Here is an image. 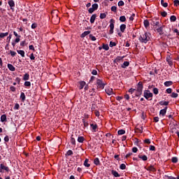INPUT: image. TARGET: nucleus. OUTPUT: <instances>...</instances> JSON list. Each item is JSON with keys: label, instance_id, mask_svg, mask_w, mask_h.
I'll use <instances>...</instances> for the list:
<instances>
[{"label": "nucleus", "instance_id": "nucleus-12", "mask_svg": "<svg viewBox=\"0 0 179 179\" xmlns=\"http://www.w3.org/2000/svg\"><path fill=\"white\" fill-rule=\"evenodd\" d=\"M7 66H8L9 71H11V72H15L16 69L12 64H8Z\"/></svg>", "mask_w": 179, "mask_h": 179}, {"label": "nucleus", "instance_id": "nucleus-64", "mask_svg": "<svg viewBox=\"0 0 179 179\" xmlns=\"http://www.w3.org/2000/svg\"><path fill=\"white\" fill-rule=\"evenodd\" d=\"M92 75H97V70H92Z\"/></svg>", "mask_w": 179, "mask_h": 179}, {"label": "nucleus", "instance_id": "nucleus-8", "mask_svg": "<svg viewBox=\"0 0 179 179\" xmlns=\"http://www.w3.org/2000/svg\"><path fill=\"white\" fill-rule=\"evenodd\" d=\"M105 92L106 94H108V96H111L112 94H114V92L113 91V88L111 87H106L105 89Z\"/></svg>", "mask_w": 179, "mask_h": 179}, {"label": "nucleus", "instance_id": "nucleus-59", "mask_svg": "<svg viewBox=\"0 0 179 179\" xmlns=\"http://www.w3.org/2000/svg\"><path fill=\"white\" fill-rule=\"evenodd\" d=\"M171 92H173V90L171 88L166 89V93L169 94H171Z\"/></svg>", "mask_w": 179, "mask_h": 179}, {"label": "nucleus", "instance_id": "nucleus-48", "mask_svg": "<svg viewBox=\"0 0 179 179\" xmlns=\"http://www.w3.org/2000/svg\"><path fill=\"white\" fill-rule=\"evenodd\" d=\"M110 10L112 12H117V6H112Z\"/></svg>", "mask_w": 179, "mask_h": 179}, {"label": "nucleus", "instance_id": "nucleus-20", "mask_svg": "<svg viewBox=\"0 0 179 179\" xmlns=\"http://www.w3.org/2000/svg\"><path fill=\"white\" fill-rule=\"evenodd\" d=\"M85 167H90V164H89V159H85L84 162Z\"/></svg>", "mask_w": 179, "mask_h": 179}, {"label": "nucleus", "instance_id": "nucleus-47", "mask_svg": "<svg viewBox=\"0 0 179 179\" xmlns=\"http://www.w3.org/2000/svg\"><path fill=\"white\" fill-rule=\"evenodd\" d=\"M135 92H136V90L134 88H131L129 90V93H131V94H132L133 93H135Z\"/></svg>", "mask_w": 179, "mask_h": 179}, {"label": "nucleus", "instance_id": "nucleus-29", "mask_svg": "<svg viewBox=\"0 0 179 179\" xmlns=\"http://www.w3.org/2000/svg\"><path fill=\"white\" fill-rule=\"evenodd\" d=\"M20 99H21L22 101H24V100H26V95L24 94V92L21 93Z\"/></svg>", "mask_w": 179, "mask_h": 179}, {"label": "nucleus", "instance_id": "nucleus-38", "mask_svg": "<svg viewBox=\"0 0 179 179\" xmlns=\"http://www.w3.org/2000/svg\"><path fill=\"white\" fill-rule=\"evenodd\" d=\"M82 121H83V122L84 124V127L85 128H87V127H89V123L87 122H86V120H85V119H83Z\"/></svg>", "mask_w": 179, "mask_h": 179}, {"label": "nucleus", "instance_id": "nucleus-23", "mask_svg": "<svg viewBox=\"0 0 179 179\" xmlns=\"http://www.w3.org/2000/svg\"><path fill=\"white\" fill-rule=\"evenodd\" d=\"M157 33L159 34H163V26L159 27V28L157 29Z\"/></svg>", "mask_w": 179, "mask_h": 179}, {"label": "nucleus", "instance_id": "nucleus-31", "mask_svg": "<svg viewBox=\"0 0 179 179\" xmlns=\"http://www.w3.org/2000/svg\"><path fill=\"white\" fill-rule=\"evenodd\" d=\"M17 54H20L21 57H24V50H17Z\"/></svg>", "mask_w": 179, "mask_h": 179}, {"label": "nucleus", "instance_id": "nucleus-14", "mask_svg": "<svg viewBox=\"0 0 179 179\" xmlns=\"http://www.w3.org/2000/svg\"><path fill=\"white\" fill-rule=\"evenodd\" d=\"M148 171H152V173H155L156 171V169H155V166H150L147 168Z\"/></svg>", "mask_w": 179, "mask_h": 179}, {"label": "nucleus", "instance_id": "nucleus-30", "mask_svg": "<svg viewBox=\"0 0 179 179\" xmlns=\"http://www.w3.org/2000/svg\"><path fill=\"white\" fill-rule=\"evenodd\" d=\"M5 121H6V115H2L1 116V122H5Z\"/></svg>", "mask_w": 179, "mask_h": 179}, {"label": "nucleus", "instance_id": "nucleus-55", "mask_svg": "<svg viewBox=\"0 0 179 179\" xmlns=\"http://www.w3.org/2000/svg\"><path fill=\"white\" fill-rule=\"evenodd\" d=\"M10 54L11 57H15V55H16V52L10 50Z\"/></svg>", "mask_w": 179, "mask_h": 179}, {"label": "nucleus", "instance_id": "nucleus-3", "mask_svg": "<svg viewBox=\"0 0 179 179\" xmlns=\"http://www.w3.org/2000/svg\"><path fill=\"white\" fill-rule=\"evenodd\" d=\"M56 23H59V17H58V10H54L52 11V20H55Z\"/></svg>", "mask_w": 179, "mask_h": 179}, {"label": "nucleus", "instance_id": "nucleus-51", "mask_svg": "<svg viewBox=\"0 0 179 179\" xmlns=\"http://www.w3.org/2000/svg\"><path fill=\"white\" fill-rule=\"evenodd\" d=\"M161 15L163 17H166L167 16V12L166 11L162 12Z\"/></svg>", "mask_w": 179, "mask_h": 179}, {"label": "nucleus", "instance_id": "nucleus-34", "mask_svg": "<svg viewBox=\"0 0 179 179\" xmlns=\"http://www.w3.org/2000/svg\"><path fill=\"white\" fill-rule=\"evenodd\" d=\"M92 8H93L94 10H97V9H99V4L94 3L92 4Z\"/></svg>", "mask_w": 179, "mask_h": 179}, {"label": "nucleus", "instance_id": "nucleus-44", "mask_svg": "<svg viewBox=\"0 0 179 179\" xmlns=\"http://www.w3.org/2000/svg\"><path fill=\"white\" fill-rule=\"evenodd\" d=\"M72 155H73V152H72V150H69L67 151L66 156H72Z\"/></svg>", "mask_w": 179, "mask_h": 179}, {"label": "nucleus", "instance_id": "nucleus-63", "mask_svg": "<svg viewBox=\"0 0 179 179\" xmlns=\"http://www.w3.org/2000/svg\"><path fill=\"white\" fill-rule=\"evenodd\" d=\"M36 27H37V24L36 23H33L31 24V29H36Z\"/></svg>", "mask_w": 179, "mask_h": 179}, {"label": "nucleus", "instance_id": "nucleus-37", "mask_svg": "<svg viewBox=\"0 0 179 179\" xmlns=\"http://www.w3.org/2000/svg\"><path fill=\"white\" fill-rule=\"evenodd\" d=\"M170 20L171 22H176V20H177V17H176L175 15H171L170 17Z\"/></svg>", "mask_w": 179, "mask_h": 179}, {"label": "nucleus", "instance_id": "nucleus-11", "mask_svg": "<svg viewBox=\"0 0 179 179\" xmlns=\"http://www.w3.org/2000/svg\"><path fill=\"white\" fill-rule=\"evenodd\" d=\"M89 34H90V31H85L81 34L80 37L81 38H85V37L89 36Z\"/></svg>", "mask_w": 179, "mask_h": 179}, {"label": "nucleus", "instance_id": "nucleus-43", "mask_svg": "<svg viewBox=\"0 0 179 179\" xmlns=\"http://www.w3.org/2000/svg\"><path fill=\"white\" fill-rule=\"evenodd\" d=\"M120 20L121 22H125L127 20V18L125 17V16L122 15V16L120 17Z\"/></svg>", "mask_w": 179, "mask_h": 179}, {"label": "nucleus", "instance_id": "nucleus-7", "mask_svg": "<svg viewBox=\"0 0 179 179\" xmlns=\"http://www.w3.org/2000/svg\"><path fill=\"white\" fill-rule=\"evenodd\" d=\"M96 85L99 89H104V83H103V80L97 79Z\"/></svg>", "mask_w": 179, "mask_h": 179}, {"label": "nucleus", "instance_id": "nucleus-62", "mask_svg": "<svg viewBox=\"0 0 179 179\" xmlns=\"http://www.w3.org/2000/svg\"><path fill=\"white\" fill-rule=\"evenodd\" d=\"M156 148L154 145H150V150L155 151Z\"/></svg>", "mask_w": 179, "mask_h": 179}, {"label": "nucleus", "instance_id": "nucleus-1", "mask_svg": "<svg viewBox=\"0 0 179 179\" xmlns=\"http://www.w3.org/2000/svg\"><path fill=\"white\" fill-rule=\"evenodd\" d=\"M138 40L141 43H143L144 44H146L148 41H150V33L145 32L144 34H142L139 38Z\"/></svg>", "mask_w": 179, "mask_h": 179}, {"label": "nucleus", "instance_id": "nucleus-33", "mask_svg": "<svg viewBox=\"0 0 179 179\" xmlns=\"http://www.w3.org/2000/svg\"><path fill=\"white\" fill-rule=\"evenodd\" d=\"M138 157L139 159H142L143 162H146V160H148V157L146 155H141Z\"/></svg>", "mask_w": 179, "mask_h": 179}, {"label": "nucleus", "instance_id": "nucleus-41", "mask_svg": "<svg viewBox=\"0 0 179 179\" xmlns=\"http://www.w3.org/2000/svg\"><path fill=\"white\" fill-rule=\"evenodd\" d=\"M118 135H124L125 134V130L124 129H120L117 131Z\"/></svg>", "mask_w": 179, "mask_h": 179}, {"label": "nucleus", "instance_id": "nucleus-56", "mask_svg": "<svg viewBox=\"0 0 179 179\" xmlns=\"http://www.w3.org/2000/svg\"><path fill=\"white\" fill-rule=\"evenodd\" d=\"M145 143H147V145H150V139L147 138L144 141Z\"/></svg>", "mask_w": 179, "mask_h": 179}, {"label": "nucleus", "instance_id": "nucleus-17", "mask_svg": "<svg viewBox=\"0 0 179 179\" xmlns=\"http://www.w3.org/2000/svg\"><path fill=\"white\" fill-rule=\"evenodd\" d=\"M7 36H9V32L0 33V38H3L7 37Z\"/></svg>", "mask_w": 179, "mask_h": 179}, {"label": "nucleus", "instance_id": "nucleus-61", "mask_svg": "<svg viewBox=\"0 0 179 179\" xmlns=\"http://www.w3.org/2000/svg\"><path fill=\"white\" fill-rule=\"evenodd\" d=\"M136 152H138V148L134 147L132 148V152L133 153H136Z\"/></svg>", "mask_w": 179, "mask_h": 179}, {"label": "nucleus", "instance_id": "nucleus-28", "mask_svg": "<svg viewBox=\"0 0 179 179\" xmlns=\"http://www.w3.org/2000/svg\"><path fill=\"white\" fill-rule=\"evenodd\" d=\"M160 106H169V101H159Z\"/></svg>", "mask_w": 179, "mask_h": 179}, {"label": "nucleus", "instance_id": "nucleus-42", "mask_svg": "<svg viewBox=\"0 0 179 179\" xmlns=\"http://www.w3.org/2000/svg\"><path fill=\"white\" fill-rule=\"evenodd\" d=\"M115 45H117V43H115V42H113V41L110 42L109 47L113 48V47H115Z\"/></svg>", "mask_w": 179, "mask_h": 179}, {"label": "nucleus", "instance_id": "nucleus-36", "mask_svg": "<svg viewBox=\"0 0 179 179\" xmlns=\"http://www.w3.org/2000/svg\"><path fill=\"white\" fill-rule=\"evenodd\" d=\"M143 23H144L145 27H146V28L149 27L150 24H149V21L148 20H145Z\"/></svg>", "mask_w": 179, "mask_h": 179}, {"label": "nucleus", "instance_id": "nucleus-57", "mask_svg": "<svg viewBox=\"0 0 179 179\" xmlns=\"http://www.w3.org/2000/svg\"><path fill=\"white\" fill-rule=\"evenodd\" d=\"M10 90L11 92H16V87H13V86H10Z\"/></svg>", "mask_w": 179, "mask_h": 179}, {"label": "nucleus", "instance_id": "nucleus-54", "mask_svg": "<svg viewBox=\"0 0 179 179\" xmlns=\"http://www.w3.org/2000/svg\"><path fill=\"white\" fill-rule=\"evenodd\" d=\"M94 10H94L93 7H91L89 8L88 12H89V13H93V12H94Z\"/></svg>", "mask_w": 179, "mask_h": 179}, {"label": "nucleus", "instance_id": "nucleus-19", "mask_svg": "<svg viewBox=\"0 0 179 179\" xmlns=\"http://www.w3.org/2000/svg\"><path fill=\"white\" fill-rule=\"evenodd\" d=\"M90 127L92 129V132H96V129H97V124H91Z\"/></svg>", "mask_w": 179, "mask_h": 179}, {"label": "nucleus", "instance_id": "nucleus-13", "mask_svg": "<svg viewBox=\"0 0 179 179\" xmlns=\"http://www.w3.org/2000/svg\"><path fill=\"white\" fill-rule=\"evenodd\" d=\"M85 85H86V82H85V81H80V82L79 90H82V89H83V87H85Z\"/></svg>", "mask_w": 179, "mask_h": 179}, {"label": "nucleus", "instance_id": "nucleus-40", "mask_svg": "<svg viewBox=\"0 0 179 179\" xmlns=\"http://www.w3.org/2000/svg\"><path fill=\"white\" fill-rule=\"evenodd\" d=\"M120 170H125V169H127V166L125 165V164H122L120 166Z\"/></svg>", "mask_w": 179, "mask_h": 179}, {"label": "nucleus", "instance_id": "nucleus-6", "mask_svg": "<svg viewBox=\"0 0 179 179\" xmlns=\"http://www.w3.org/2000/svg\"><path fill=\"white\" fill-rule=\"evenodd\" d=\"M6 171L7 173H9V167L4 166L3 164H0V173H5Z\"/></svg>", "mask_w": 179, "mask_h": 179}, {"label": "nucleus", "instance_id": "nucleus-25", "mask_svg": "<svg viewBox=\"0 0 179 179\" xmlns=\"http://www.w3.org/2000/svg\"><path fill=\"white\" fill-rule=\"evenodd\" d=\"M94 164L96 165V166H99V164H100V159H99L98 157L95 158L94 159Z\"/></svg>", "mask_w": 179, "mask_h": 179}, {"label": "nucleus", "instance_id": "nucleus-35", "mask_svg": "<svg viewBox=\"0 0 179 179\" xmlns=\"http://www.w3.org/2000/svg\"><path fill=\"white\" fill-rule=\"evenodd\" d=\"M24 85L27 87H30L31 86V83H30V81H25Z\"/></svg>", "mask_w": 179, "mask_h": 179}, {"label": "nucleus", "instance_id": "nucleus-21", "mask_svg": "<svg viewBox=\"0 0 179 179\" xmlns=\"http://www.w3.org/2000/svg\"><path fill=\"white\" fill-rule=\"evenodd\" d=\"M127 66H129V62H124L122 64V68L125 69Z\"/></svg>", "mask_w": 179, "mask_h": 179}, {"label": "nucleus", "instance_id": "nucleus-32", "mask_svg": "<svg viewBox=\"0 0 179 179\" xmlns=\"http://www.w3.org/2000/svg\"><path fill=\"white\" fill-rule=\"evenodd\" d=\"M102 48L105 50V51H108L110 50V47L107 44H103Z\"/></svg>", "mask_w": 179, "mask_h": 179}, {"label": "nucleus", "instance_id": "nucleus-16", "mask_svg": "<svg viewBox=\"0 0 179 179\" xmlns=\"http://www.w3.org/2000/svg\"><path fill=\"white\" fill-rule=\"evenodd\" d=\"M125 29H127L126 24H122L120 25V31H122V33H124L125 31Z\"/></svg>", "mask_w": 179, "mask_h": 179}, {"label": "nucleus", "instance_id": "nucleus-10", "mask_svg": "<svg viewBox=\"0 0 179 179\" xmlns=\"http://www.w3.org/2000/svg\"><path fill=\"white\" fill-rule=\"evenodd\" d=\"M166 113H167V107H165L164 109L159 111L160 115H162L163 117L166 115Z\"/></svg>", "mask_w": 179, "mask_h": 179}, {"label": "nucleus", "instance_id": "nucleus-50", "mask_svg": "<svg viewBox=\"0 0 179 179\" xmlns=\"http://www.w3.org/2000/svg\"><path fill=\"white\" fill-rule=\"evenodd\" d=\"M118 6H124V3L123 1H120L117 3Z\"/></svg>", "mask_w": 179, "mask_h": 179}, {"label": "nucleus", "instance_id": "nucleus-52", "mask_svg": "<svg viewBox=\"0 0 179 179\" xmlns=\"http://www.w3.org/2000/svg\"><path fill=\"white\" fill-rule=\"evenodd\" d=\"M30 59H31V61L36 59V57H34V54L31 53L30 57H29Z\"/></svg>", "mask_w": 179, "mask_h": 179}, {"label": "nucleus", "instance_id": "nucleus-4", "mask_svg": "<svg viewBox=\"0 0 179 179\" xmlns=\"http://www.w3.org/2000/svg\"><path fill=\"white\" fill-rule=\"evenodd\" d=\"M143 96L146 100H152V97H153V94L150 92V90H145L143 93Z\"/></svg>", "mask_w": 179, "mask_h": 179}, {"label": "nucleus", "instance_id": "nucleus-26", "mask_svg": "<svg viewBox=\"0 0 179 179\" xmlns=\"http://www.w3.org/2000/svg\"><path fill=\"white\" fill-rule=\"evenodd\" d=\"M161 5L164 6V8H167V6H169V3L164 2V0H161Z\"/></svg>", "mask_w": 179, "mask_h": 179}, {"label": "nucleus", "instance_id": "nucleus-39", "mask_svg": "<svg viewBox=\"0 0 179 179\" xmlns=\"http://www.w3.org/2000/svg\"><path fill=\"white\" fill-rule=\"evenodd\" d=\"M171 97H172L173 99H176V97H178V94L173 92L171 95Z\"/></svg>", "mask_w": 179, "mask_h": 179}, {"label": "nucleus", "instance_id": "nucleus-45", "mask_svg": "<svg viewBox=\"0 0 179 179\" xmlns=\"http://www.w3.org/2000/svg\"><path fill=\"white\" fill-rule=\"evenodd\" d=\"M153 93L154 94H159V89H157V87L154 88Z\"/></svg>", "mask_w": 179, "mask_h": 179}, {"label": "nucleus", "instance_id": "nucleus-58", "mask_svg": "<svg viewBox=\"0 0 179 179\" xmlns=\"http://www.w3.org/2000/svg\"><path fill=\"white\" fill-rule=\"evenodd\" d=\"M20 107V106L19 105V103H16L14 106V110H19Z\"/></svg>", "mask_w": 179, "mask_h": 179}, {"label": "nucleus", "instance_id": "nucleus-18", "mask_svg": "<svg viewBox=\"0 0 179 179\" xmlns=\"http://www.w3.org/2000/svg\"><path fill=\"white\" fill-rule=\"evenodd\" d=\"M111 173H112L113 176H114L115 177H120V173H118V172L117 171L112 170Z\"/></svg>", "mask_w": 179, "mask_h": 179}, {"label": "nucleus", "instance_id": "nucleus-2", "mask_svg": "<svg viewBox=\"0 0 179 179\" xmlns=\"http://www.w3.org/2000/svg\"><path fill=\"white\" fill-rule=\"evenodd\" d=\"M142 90H143V85H142V83L139 82L137 85V89L136 90V96L137 97H139V96L142 94Z\"/></svg>", "mask_w": 179, "mask_h": 179}, {"label": "nucleus", "instance_id": "nucleus-24", "mask_svg": "<svg viewBox=\"0 0 179 179\" xmlns=\"http://www.w3.org/2000/svg\"><path fill=\"white\" fill-rule=\"evenodd\" d=\"M85 141V138L83 136H79L78 138V142H79V143H83Z\"/></svg>", "mask_w": 179, "mask_h": 179}, {"label": "nucleus", "instance_id": "nucleus-46", "mask_svg": "<svg viewBox=\"0 0 179 179\" xmlns=\"http://www.w3.org/2000/svg\"><path fill=\"white\" fill-rule=\"evenodd\" d=\"M106 16H107V15H106V13H101L100 14V19H106Z\"/></svg>", "mask_w": 179, "mask_h": 179}, {"label": "nucleus", "instance_id": "nucleus-9", "mask_svg": "<svg viewBox=\"0 0 179 179\" xmlns=\"http://www.w3.org/2000/svg\"><path fill=\"white\" fill-rule=\"evenodd\" d=\"M8 3L11 10H15V1L13 0H8Z\"/></svg>", "mask_w": 179, "mask_h": 179}, {"label": "nucleus", "instance_id": "nucleus-49", "mask_svg": "<svg viewBox=\"0 0 179 179\" xmlns=\"http://www.w3.org/2000/svg\"><path fill=\"white\" fill-rule=\"evenodd\" d=\"M173 3H174V6H179V1L178 0H174Z\"/></svg>", "mask_w": 179, "mask_h": 179}, {"label": "nucleus", "instance_id": "nucleus-22", "mask_svg": "<svg viewBox=\"0 0 179 179\" xmlns=\"http://www.w3.org/2000/svg\"><path fill=\"white\" fill-rule=\"evenodd\" d=\"M22 79L23 80H29V79H30V75H29V73H25Z\"/></svg>", "mask_w": 179, "mask_h": 179}, {"label": "nucleus", "instance_id": "nucleus-5", "mask_svg": "<svg viewBox=\"0 0 179 179\" xmlns=\"http://www.w3.org/2000/svg\"><path fill=\"white\" fill-rule=\"evenodd\" d=\"M110 31H109V34H113L114 33V23H115V20H114L113 19H111L110 20Z\"/></svg>", "mask_w": 179, "mask_h": 179}, {"label": "nucleus", "instance_id": "nucleus-15", "mask_svg": "<svg viewBox=\"0 0 179 179\" xmlns=\"http://www.w3.org/2000/svg\"><path fill=\"white\" fill-rule=\"evenodd\" d=\"M96 17H97L96 14L92 15L90 18V23L92 24L94 23V20H96Z\"/></svg>", "mask_w": 179, "mask_h": 179}, {"label": "nucleus", "instance_id": "nucleus-60", "mask_svg": "<svg viewBox=\"0 0 179 179\" xmlns=\"http://www.w3.org/2000/svg\"><path fill=\"white\" fill-rule=\"evenodd\" d=\"M90 37L92 41H96V36H94L93 35H90Z\"/></svg>", "mask_w": 179, "mask_h": 179}, {"label": "nucleus", "instance_id": "nucleus-53", "mask_svg": "<svg viewBox=\"0 0 179 179\" xmlns=\"http://www.w3.org/2000/svg\"><path fill=\"white\" fill-rule=\"evenodd\" d=\"M177 162H178V159H177V157L172 158V163H177Z\"/></svg>", "mask_w": 179, "mask_h": 179}, {"label": "nucleus", "instance_id": "nucleus-27", "mask_svg": "<svg viewBox=\"0 0 179 179\" xmlns=\"http://www.w3.org/2000/svg\"><path fill=\"white\" fill-rule=\"evenodd\" d=\"M171 85H173L172 81H166L164 83V86H166V87H169V86H171Z\"/></svg>", "mask_w": 179, "mask_h": 179}]
</instances>
